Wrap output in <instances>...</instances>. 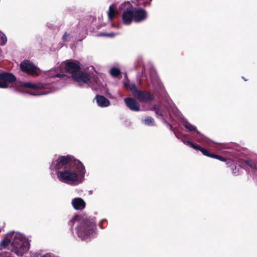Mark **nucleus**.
<instances>
[{"label": "nucleus", "instance_id": "nucleus-1", "mask_svg": "<svg viewBox=\"0 0 257 257\" xmlns=\"http://www.w3.org/2000/svg\"><path fill=\"white\" fill-rule=\"evenodd\" d=\"M50 168L56 171L57 178L62 183L76 186L84 181L85 166L72 156H58L53 160Z\"/></svg>", "mask_w": 257, "mask_h": 257}, {"label": "nucleus", "instance_id": "nucleus-2", "mask_svg": "<svg viewBox=\"0 0 257 257\" xmlns=\"http://www.w3.org/2000/svg\"><path fill=\"white\" fill-rule=\"evenodd\" d=\"M64 67L66 72L72 74V77L74 80L79 83L80 85L83 84H88L89 85L93 81H95V78H92L90 75L87 73L81 72L80 71V63L77 61H67L63 62L61 64V68H57L54 71L56 72L55 74H52L51 77L62 78L66 77L65 75L60 74L58 73L61 71V68Z\"/></svg>", "mask_w": 257, "mask_h": 257}, {"label": "nucleus", "instance_id": "nucleus-3", "mask_svg": "<svg viewBox=\"0 0 257 257\" xmlns=\"http://www.w3.org/2000/svg\"><path fill=\"white\" fill-rule=\"evenodd\" d=\"M10 245L12 250L18 256H22L28 251L30 243L24 235L18 232H11L8 233L5 239L0 243L1 249L5 248Z\"/></svg>", "mask_w": 257, "mask_h": 257}, {"label": "nucleus", "instance_id": "nucleus-4", "mask_svg": "<svg viewBox=\"0 0 257 257\" xmlns=\"http://www.w3.org/2000/svg\"><path fill=\"white\" fill-rule=\"evenodd\" d=\"M120 11H123L122 20L124 24L130 25L133 21L139 23L145 20L147 17V12L141 8H132L129 2H125L119 7Z\"/></svg>", "mask_w": 257, "mask_h": 257}, {"label": "nucleus", "instance_id": "nucleus-5", "mask_svg": "<svg viewBox=\"0 0 257 257\" xmlns=\"http://www.w3.org/2000/svg\"><path fill=\"white\" fill-rule=\"evenodd\" d=\"M95 228L94 222L84 220L78 224L76 228V233L80 239L88 241L92 237Z\"/></svg>", "mask_w": 257, "mask_h": 257}, {"label": "nucleus", "instance_id": "nucleus-6", "mask_svg": "<svg viewBox=\"0 0 257 257\" xmlns=\"http://www.w3.org/2000/svg\"><path fill=\"white\" fill-rule=\"evenodd\" d=\"M21 69L25 72L32 75H38L39 74V69L34 64L28 61L25 60L21 62L20 65Z\"/></svg>", "mask_w": 257, "mask_h": 257}, {"label": "nucleus", "instance_id": "nucleus-7", "mask_svg": "<svg viewBox=\"0 0 257 257\" xmlns=\"http://www.w3.org/2000/svg\"><path fill=\"white\" fill-rule=\"evenodd\" d=\"M16 77L12 74L3 72L0 73V88H7L9 84L16 81Z\"/></svg>", "mask_w": 257, "mask_h": 257}, {"label": "nucleus", "instance_id": "nucleus-8", "mask_svg": "<svg viewBox=\"0 0 257 257\" xmlns=\"http://www.w3.org/2000/svg\"><path fill=\"white\" fill-rule=\"evenodd\" d=\"M184 126L189 131H196V140L199 143H208V139L203 136L202 134L200 133L197 130L195 126L191 124L189 122L186 121H184L183 122Z\"/></svg>", "mask_w": 257, "mask_h": 257}, {"label": "nucleus", "instance_id": "nucleus-9", "mask_svg": "<svg viewBox=\"0 0 257 257\" xmlns=\"http://www.w3.org/2000/svg\"><path fill=\"white\" fill-rule=\"evenodd\" d=\"M19 85L23 88L33 90H38L45 88V85L41 83H32L31 82L19 81Z\"/></svg>", "mask_w": 257, "mask_h": 257}, {"label": "nucleus", "instance_id": "nucleus-10", "mask_svg": "<svg viewBox=\"0 0 257 257\" xmlns=\"http://www.w3.org/2000/svg\"><path fill=\"white\" fill-rule=\"evenodd\" d=\"M124 101L126 106L132 110L138 111L140 110V105L139 103L132 98H125Z\"/></svg>", "mask_w": 257, "mask_h": 257}, {"label": "nucleus", "instance_id": "nucleus-11", "mask_svg": "<svg viewBox=\"0 0 257 257\" xmlns=\"http://www.w3.org/2000/svg\"><path fill=\"white\" fill-rule=\"evenodd\" d=\"M135 94L136 98L139 99L140 101L144 102H148L152 100V95L147 92L144 91H139Z\"/></svg>", "mask_w": 257, "mask_h": 257}, {"label": "nucleus", "instance_id": "nucleus-12", "mask_svg": "<svg viewBox=\"0 0 257 257\" xmlns=\"http://www.w3.org/2000/svg\"><path fill=\"white\" fill-rule=\"evenodd\" d=\"M72 204L75 210H83L85 207V202L81 198H75L72 200Z\"/></svg>", "mask_w": 257, "mask_h": 257}, {"label": "nucleus", "instance_id": "nucleus-13", "mask_svg": "<svg viewBox=\"0 0 257 257\" xmlns=\"http://www.w3.org/2000/svg\"><path fill=\"white\" fill-rule=\"evenodd\" d=\"M97 104L101 107H107L110 105V101L104 96L97 95L95 97Z\"/></svg>", "mask_w": 257, "mask_h": 257}, {"label": "nucleus", "instance_id": "nucleus-14", "mask_svg": "<svg viewBox=\"0 0 257 257\" xmlns=\"http://www.w3.org/2000/svg\"><path fill=\"white\" fill-rule=\"evenodd\" d=\"M107 14L109 20L111 21L116 14L115 8L113 5L109 6Z\"/></svg>", "mask_w": 257, "mask_h": 257}, {"label": "nucleus", "instance_id": "nucleus-15", "mask_svg": "<svg viewBox=\"0 0 257 257\" xmlns=\"http://www.w3.org/2000/svg\"><path fill=\"white\" fill-rule=\"evenodd\" d=\"M124 85L126 87L131 90L134 96H135V94L136 93V92H138L140 91L137 89L136 86L134 83L129 84L127 82H124Z\"/></svg>", "mask_w": 257, "mask_h": 257}, {"label": "nucleus", "instance_id": "nucleus-16", "mask_svg": "<svg viewBox=\"0 0 257 257\" xmlns=\"http://www.w3.org/2000/svg\"><path fill=\"white\" fill-rule=\"evenodd\" d=\"M143 122L145 124L149 126L154 125V119L150 116H147L143 119Z\"/></svg>", "mask_w": 257, "mask_h": 257}, {"label": "nucleus", "instance_id": "nucleus-17", "mask_svg": "<svg viewBox=\"0 0 257 257\" xmlns=\"http://www.w3.org/2000/svg\"><path fill=\"white\" fill-rule=\"evenodd\" d=\"M180 140L185 144H187L189 145L191 148H193L195 150H199L200 151L202 149L199 146L195 145L192 143H191L190 141H184L182 139H180Z\"/></svg>", "mask_w": 257, "mask_h": 257}, {"label": "nucleus", "instance_id": "nucleus-18", "mask_svg": "<svg viewBox=\"0 0 257 257\" xmlns=\"http://www.w3.org/2000/svg\"><path fill=\"white\" fill-rule=\"evenodd\" d=\"M109 73L113 77H117L120 75V70L116 67H112L110 70Z\"/></svg>", "mask_w": 257, "mask_h": 257}, {"label": "nucleus", "instance_id": "nucleus-19", "mask_svg": "<svg viewBox=\"0 0 257 257\" xmlns=\"http://www.w3.org/2000/svg\"><path fill=\"white\" fill-rule=\"evenodd\" d=\"M7 41V39L5 34L2 33H0V45H5Z\"/></svg>", "mask_w": 257, "mask_h": 257}, {"label": "nucleus", "instance_id": "nucleus-20", "mask_svg": "<svg viewBox=\"0 0 257 257\" xmlns=\"http://www.w3.org/2000/svg\"><path fill=\"white\" fill-rule=\"evenodd\" d=\"M138 1V5L139 6H146L150 4L152 0H137Z\"/></svg>", "mask_w": 257, "mask_h": 257}, {"label": "nucleus", "instance_id": "nucleus-21", "mask_svg": "<svg viewBox=\"0 0 257 257\" xmlns=\"http://www.w3.org/2000/svg\"><path fill=\"white\" fill-rule=\"evenodd\" d=\"M153 109L155 111L157 116H162L163 115V111L157 106H154Z\"/></svg>", "mask_w": 257, "mask_h": 257}, {"label": "nucleus", "instance_id": "nucleus-22", "mask_svg": "<svg viewBox=\"0 0 257 257\" xmlns=\"http://www.w3.org/2000/svg\"><path fill=\"white\" fill-rule=\"evenodd\" d=\"M211 158H215L222 162H225L226 161V159L225 158L222 157L217 155L213 154L212 156H211Z\"/></svg>", "mask_w": 257, "mask_h": 257}, {"label": "nucleus", "instance_id": "nucleus-23", "mask_svg": "<svg viewBox=\"0 0 257 257\" xmlns=\"http://www.w3.org/2000/svg\"><path fill=\"white\" fill-rule=\"evenodd\" d=\"M200 151L202 152V153L207 157H209L211 158V156H212L213 154H210L207 150L204 149V148H202Z\"/></svg>", "mask_w": 257, "mask_h": 257}, {"label": "nucleus", "instance_id": "nucleus-24", "mask_svg": "<svg viewBox=\"0 0 257 257\" xmlns=\"http://www.w3.org/2000/svg\"><path fill=\"white\" fill-rule=\"evenodd\" d=\"M78 219V216H74L69 222V225L72 226Z\"/></svg>", "mask_w": 257, "mask_h": 257}, {"label": "nucleus", "instance_id": "nucleus-25", "mask_svg": "<svg viewBox=\"0 0 257 257\" xmlns=\"http://www.w3.org/2000/svg\"><path fill=\"white\" fill-rule=\"evenodd\" d=\"M246 163L249 166H250L252 169H254V168L255 167V165H254V164L250 161H246Z\"/></svg>", "mask_w": 257, "mask_h": 257}, {"label": "nucleus", "instance_id": "nucleus-26", "mask_svg": "<svg viewBox=\"0 0 257 257\" xmlns=\"http://www.w3.org/2000/svg\"><path fill=\"white\" fill-rule=\"evenodd\" d=\"M246 163L249 166H250L252 169H254V168L255 167V165H254V164L250 161H246Z\"/></svg>", "mask_w": 257, "mask_h": 257}, {"label": "nucleus", "instance_id": "nucleus-27", "mask_svg": "<svg viewBox=\"0 0 257 257\" xmlns=\"http://www.w3.org/2000/svg\"><path fill=\"white\" fill-rule=\"evenodd\" d=\"M40 257H55V256L51 253H47L41 255Z\"/></svg>", "mask_w": 257, "mask_h": 257}, {"label": "nucleus", "instance_id": "nucleus-28", "mask_svg": "<svg viewBox=\"0 0 257 257\" xmlns=\"http://www.w3.org/2000/svg\"><path fill=\"white\" fill-rule=\"evenodd\" d=\"M70 37L69 35L68 34H65L64 36H63V39L64 41H67Z\"/></svg>", "mask_w": 257, "mask_h": 257}, {"label": "nucleus", "instance_id": "nucleus-29", "mask_svg": "<svg viewBox=\"0 0 257 257\" xmlns=\"http://www.w3.org/2000/svg\"><path fill=\"white\" fill-rule=\"evenodd\" d=\"M101 36L104 35V36H107L109 37H113L114 36V34L113 33H109V34H101Z\"/></svg>", "mask_w": 257, "mask_h": 257}, {"label": "nucleus", "instance_id": "nucleus-30", "mask_svg": "<svg viewBox=\"0 0 257 257\" xmlns=\"http://www.w3.org/2000/svg\"><path fill=\"white\" fill-rule=\"evenodd\" d=\"M36 95H38V94H36ZM40 94H38V95H40Z\"/></svg>", "mask_w": 257, "mask_h": 257}]
</instances>
